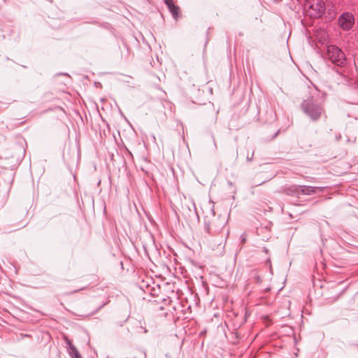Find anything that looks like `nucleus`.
Instances as JSON below:
<instances>
[{"mask_svg":"<svg viewBox=\"0 0 358 358\" xmlns=\"http://www.w3.org/2000/svg\"><path fill=\"white\" fill-rule=\"evenodd\" d=\"M213 220L205 221V230L208 234L215 236L222 231L227 220L222 215L215 217L214 211H213Z\"/></svg>","mask_w":358,"mask_h":358,"instance_id":"obj_1","label":"nucleus"},{"mask_svg":"<svg viewBox=\"0 0 358 358\" xmlns=\"http://www.w3.org/2000/svg\"><path fill=\"white\" fill-rule=\"evenodd\" d=\"M301 108L313 121L317 120L324 111L323 108L315 103L312 98L304 100L301 103Z\"/></svg>","mask_w":358,"mask_h":358,"instance_id":"obj_2","label":"nucleus"},{"mask_svg":"<svg viewBox=\"0 0 358 358\" xmlns=\"http://www.w3.org/2000/svg\"><path fill=\"white\" fill-rule=\"evenodd\" d=\"M327 56L338 67H342L345 60L343 52L337 46L331 45L327 48Z\"/></svg>","mask_w":358,"mask_h":358,"instance_id":"obj_3","label":"nucleus"},{"mask_svg":"<svg viewBox=\"0 0 358 358\" xmlns=\"http://www.w3.org/2000/svg\"><path fill=\"white\" fill-rule=\"evenodd\" d=\"M338 24L344 31H350L355 24L354 15L348 12L343 13L338 18Z\"/></svg>","mask_w":358,"mask_h":358,"instance_id":"obj_4","label":"nucleus"},{"mask_svg":"<svg viewBox=\"0 0 358 358\" xmlns=\"http://www.w3.org/2000/svg\"><path fill=\"white\" fill-rule=\"evenodd\" d=\"M309 8L314 11L312 15H314L315 17H320L325 10L324 4L322 0H312Z\"/></svg>","mask_w":358,"mask_h":358,"instance_id":"obj_5","label":"nucleus"},{"mask_svg":"<svg viewBox=\"0 0 358 358\" xmlns=\"http://www.w3.org/2000/svg\"><path fill=\"white\" fill-rule=\"evenodd\" d=\"M300 194L312 195L316 194L318 191L322 192V187H315L307 185H299Z\"/></svg>","mask_w":358,"mask_h":358,"instance_id":"obj_6","label":"nucleus"},{"mask_svg":"<svg viewBox=\"0 0 358 358\" xmlns=\"http://www.w3.org/2000/svg\"><path fill=\"white\" fill-rule=\"evenodd\" d=\"M164 3L167 6L173 17L176 20L179 15V7L174 4L173 0H164Z\"/></svg>","mask_w":358,"mask_h":358,"instance_id":"obj_7","label":"nucleus"},{"mask_svg":"<svg viewBox=\"0 0 358 358\" xmlns=\"http://www.w3.org/2000/svg\"><path fill=\"white\" fill-rule=\"evenodd\" d=\"M285 193L290 196H299L300 191L299 189V185H292L291 187H287L285 189Z\"/></svg>","mask_w":358,"mask_h":358,"instance_id":"obj_8","label":"nucleus"},{"mask_svg":"<svg viewBox=\"0 0 358 358\" xmlns=\"http://www.w3.org/2000/svg\"><path fill=\"white\" fill-rule=\"evenodd\" d=\"M70 350H71L73 358H82L78 350L74 345H70Z\"/></svg>","mask_w":358,"mask_h":358,"instance_id":"obj_9","label":"nucleus"},{"mask_svg":"<svg viewBox=\"0 0 358 358\" xmlns=\"http://www.w3.org/2000/svg\"><path fill=\"white\" fill-rule=\"evenodd\" d=\"M34 337L37 342H41L43 339V332H36V333H34Z\"/></svg>","mask_w":358,"mask_h":358,"instance_id":"obj_10","label":"nucleus"},{"mask_svg":"<svg viewBox=\"0 0 358 358\" xmlns=\"http://www.w3.org/2000/svg\"><path fill=\"white\" fill-rule=\"evenodd\" d=\"M241 244L243 245L245 244V243L246 242V236L245 234H243L241 236Z\"/></svg>","mask_w":358,"mask_h":358,"instance_id":"obj_11","label":"nucleus"},{"mask_svg":"<svg viewBox=\"0 0 358 358\" xmlns=\"http://www.w3.org/2000/svg\"><path fill=\"white\" fill-rule=\"evenodd\" d=\"M130 78V76H124L123 79H121V80L124 82H129L128 79Z\"/></svg>","mask_w":358,"mask_h":358,"instance_id":"obj_12","label":"nucleus"},{"mask_svg":"<svg viewBox=\"0 0 358 358\" xmlns=\"http://www.w3.org/2000/svg\"><path fill=\"white\" fill-rule=\"evenodd\" d=\"M278 134H279V131H276V132L273 135V136L271 137V139L272 140V139H274L275 138H276V136L278 135Z\"/></svg>","mask_w":358,"mask_h":358,"instance_id":"obj_13","label":"nucleus"},{"mask_svg":"<svg viewBox=\"0 0 358 358\" xmlns=\"http://www.w3.org/2000/svg\"><path fill=\"white\" fill-rule=\"evenodd\" d=\"M341 138V135L340 134H338V135L336 136V140L337 141H338Z\"/></svg>","mask_w":358,"mask_h":358,"instance_id":"obj_14","label":"nucleus"},{"mask_svg":"<svg viewBox=\"0 0 358 358\" xmlns=\"http://www.w3.org/2000/svg\"><path fill=\"white\" fill-rule=\"evenodd\" d=\"M104 305H105V304L103 303V305H101L100 307H99V308H97V310H96L94 313H97V312H98V311H99V310H100V309H101V308Z\"/></svg>","mask_w":358,"mask_h":358,"instance_id":"obj_15","label":"nucleus"},{"mask_svg":"<svg viewBox=\"0 0 358 358\" xmlns=\"http://www.w3.org/2000/svg\"><path fill=\"white\" fill-rule=\"evenodd\" d=\"M252 157H247V160L250 162L252 160Z\"/></svg>","mask_w":358,"mask_h":358,"instance_id":"obj_16","label":"nucleus"},{"mask_svg":"<svg viewBox=\"0 0 358 358\" xmlns=\"http://www.w3.org/2000/svg\"><path fill=\"white\" fill-rule=\"evenodd\" d=\"M264 182H265V181H263V182H260V183H259V184H257V185H257V186H258V185H262V184H264Z\"/></svg>","mask_w":358,"mask_h":358,"instance_id":"obj_17","label":"nucleus"},{"mask_svg":"<svg viewBox=\"0 0 358 358\" xmlns=\"http://www.w3.org/2000/svg\"><path fill=\"white\" fill-rule=\"evenodd\" d=\"M24 336H25V337H28V336L32 337L33 336H31V335H28V334H25V335H24Z\"/></svg>","mask_w":358,"mask_h":358,"instance_id":"obj_18","label":"nucleus"},{"mask_svg":"<svg viewBox=\"0 0 358 358\" xmlns=\"http://www.w3.org/2000/svg\"><path fill=\"white\" fill-rule=\"evenodd\" d=\"M357 348H358V345H357Z\"/></svg>","mask_w":358,"mask_h":358,"instance_id":"obj_19","label":"nucleus"}]
</instances>
